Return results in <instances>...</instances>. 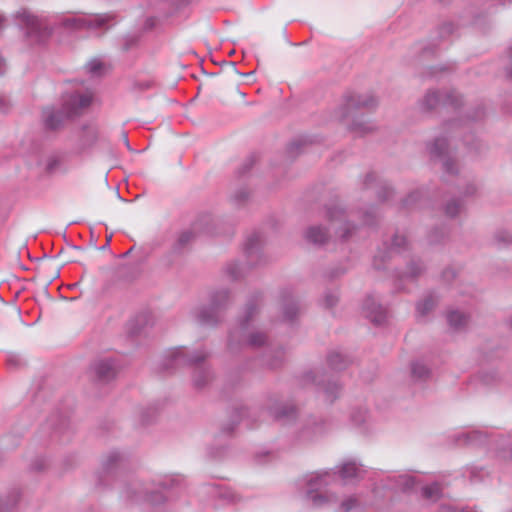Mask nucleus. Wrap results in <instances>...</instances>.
<instances>
[{
	"label": "nucleus",
	"mask_w": 512,
	"mask_h": 512,
	"mask_svg": "<svg viewBox=\"0 0 512 512\" xmlns=\"http://www.w3.org/2000/svg\"><path fill=\"white\" fill-rule=\"evenodd\" d=\"M208 354L203 351H195L191 356L186 355L183 348H176L169 352L168 359L170 365H166L165 369L174 366L193 365V385L196 389L204 388L212 379V374L208 367L201 365L207 358Z\"/></svg>",
	"instance_id": "1"
},
{
	"label": "nucleus",
	"mask_w": 512,
	"mask_h": 512,
	"mask_svg": "<svg viewBox=\"0 0 512 512\" xmlns=\"http://www.w3.org/2000/svg\"><path fill=\"white\" fill-rule=\"evenodd\" d=\"M92 99L93 96L91 92L71 97L65 107V113L55 111L53 108H45L43 110L45 125L50 129L59 128L65 118L76 115L82 109L87 108L91 104Z\"/></svg>",
	"instance_id": "2"
},
{
	"label": "nucleus",
	"mask_w": 512,
	"mask_h": 512,
	"mask_svg": "<svg viewBox=\"0 0 512 512\" xmlns=\"http://www.w3.org/2000/svg\"><path fill=\"white\" fill-rule=\"evenodd\" d=\"M329 472L312 473L306 478L307 492L306 497L314 507H321L330 502H336L334 495H326L321 492V489L329 484Z\"/></svg>",
	"instance_id": "3"
},
{
	"label": "nucleus",
	"mask_w": 512,
	"mask_h": 512,
	"mask_svg": "<svg viewBox=\"0 0 512 512\" xmlns=\"http://www.w3.org/2000/svg\"><path fill=\"white\" fill-rule=\"evenodd\" d=\"M91 370L96 381L108 383L116 378L120 366L115 359L105 357L94 361Z\"/></svg>",
	"instance_id": "4"
},
{
	"label": "nucleus",
	"mask_w": 512,
	"mask_h": 512,
	"mask_svg": "<svg viewBox=\"0 0 512 512\" xmlns=\"http://www.w3.org/2000/svg\"><path fill=\"white\" fill-rule=\"evenodd\" d=\"M21 18L28 36L34 38L35 41H43L50 35L47 25L37 17L23 12Z\"/></svg>",
	"instance_id": "5"
},
{
	"label": "nucleus",
	"mask_w": 512,
	"mask_h": 512,
	"mask_svg": "<svg viewBox=\"0 0 512 512\" xmlns=\"http://www.w3.org/2000/svg\"><path fill=\"white\" fill-rule=\"evenodd\" d=\"M127 497L130 499L140 500L145 499L153 504H158L164 500V497L157 493H149L148 491H138L136 488L130 491H126Z\"/></svg>",
	"instance_id": "6"
},
{
	"label": "nucleus",
	"mask_w": 512,
	"mask_h": 512,
	"mask_svg": "<svg viewBox=\"0 0 512 512\" xmlns=\"http://www.w3.org/2000/svg\"><path fill=\"white\" fill-rule=\"evenodd\" d=\"M361 473L362 470L353 461L344 463L339 470V474L344 480L358 478L360 477Z\"/></svg>",
	"instance_id": "7"
},
{
	"label": "nucleus",
	"mask_w": 512,
	"mask_h": 512,
	"mask_svg": "<svg viewBox=\"0 0 512 512\" xmlns=\"http://www.w3.org/2000/svg\"><path fill=\"white\" fill-rule=\"evenodd\" d=\"M463 440L469 445H480L486 442L487 435L479 430H472L462 435Z\"/></svg>",
	"instance_id": "8"
},
{
	"label": "nucleus",
	"mask_w": 512,
	"mask_h": 512,
	"mask_svg": "<svg viewBox=\"0 0 512 512\" xmlns=\"http://www.w3.org/2000/svg\"><path fill=\"white\" fill-rule=\"evenodd\" d=\"M411 374L416 380H425L430 376L429 368L420 361L411 364Z\"/></svg>",
	"instance_id": "9"
},
{
	"label": "nucleus",
	"mask_w": 512,
	"mask_h": 512,
	"mask_svg": "<svg viewBox=\"0 0 512 512\" xmlns=\"http://www.w3.org/2000/svg\"><path fill=\"white\" fill-rule=\"evenodd\" d=\"M6 363L10 369H21L27 365V361L18 353L9 352L6 355Z\"/></svg>",
	"instance_id": "10"
},
{
	"label": "nucleus",
	"mask_w": 512,
	"mask_h": 512,
	"mask_svg": "<svg viewBox=\"0 0 512 512\" xmlns=\"http://www.w3.org/2000/svg\"><path fill=\"white\" fill-rule=\"evenodd\" d=\"M422 496L427 500L435 501L441 496V488L438 483H432L422 488Z\"/></svg>",
	"instance_id": "11"
},
{
	"label": "nucleus",
	"mask_w": 512,
	"mask_h": 512,
	"mask_svg": "<svg viewBox=\"0 0 512 512\" xmlns=\"http://www.w3.org/2000/svg\"><path fill=\"white\" fill-rule=\"evenodd\" d=\"M328 364L335 370H341L346 367L347 360L342 354L338 352H332L328 355Z\"/></svg>",
	"instance_id": "12"
},
{
	"label": "nucleus",
	"mask_w": 512,
	"mask_h": 512,
	"mask_svg": "<svg viewBox=\"0 0 512 512\" xmlns=\"http://www.w3.org/2000/svg\"><path fill=\"white\" fill-rule=\"evenodd\" d=\"M270 413L274 416L275 419L281 420L284 418L293 417L296 413V410L293 406H281L279 408L271 409Z\"/></svg>",
	"instance_id": "13"
},
{
	"label": "nucleus",
	"mask_w": 512,
	"mask_h": 512,
	"mask_svg": "<svg viewBox=\"0 0 512 512\" xmlns=\"http://www.w3.org/2000/svg\"><path fill=\"white\" fill-rule=\"evenodd\" d=\"M307 238L313 243H324L327 239V233L320 227H313L308 230Z\"/></svg>",
	"instance_id": "14"
},
{
	"label": "nucleus",
	"mask_w": 512,
	"mask_h": 512,
	"mask_svg": "<svg viewBox=\"0 0 512 512\" xmlns=\"http://www.w3.org/2000/svg\"><path fill=\"white\" fill-rule=\"evenodd\" d=\"M397 484L403 492H409L414 489L416 480L413 476L404 474L398 477Z\"/></svg>",
	"instance_id": "15"
},
{
	"label": "nucleus",
	"mask_w": 512,
	"mask_h": 512,
	"mask_svg": "<svg viewBox=\"0 0 512 512\" xmlns=\"http://www.w3.org/2000/svg\"><path fill=\"white\" fill-rule=\"evenodd\" d=\"M340 390H341V387L337 383H335V382L328 383L324 387V394H325L326 401L332 403L337 398Z\"/></svg>",
	"instance_id": "16"
},
{
	"label": "nucleus",
	"mask_w": 512,
	"mask_h": 512,
	"mask_svg": "<svg viewBox=\"0 0 512 512\" xmlns=\"http://www.w3.org/2000/svg\"><path fill=\"white\" fill-rule=\"evenodd\" d=\"M121 460V455L118 452H111L108 454L105 462H104V469L106 471L111 470L116 464Z\"/></svg>",
	"instance_id": "17"
},
{
	"label": "nucleus",
	"mask_w": 512,
	"mask_h": 512,
	"mask_svg": "<svg viewBox=\"0 0 512 512\" xmlns=\"http://www.w3.org/2000/svg\"><path fill=\"white\" fill-rule=\"evenodd\" d=\"M64 24H65V26H67L69 28H75V29H81L86 26H90V22H88L84 18L67 19Z\"/></svg>",
	"instance_id": "18"
},
{
	"label": "nucleus",
	"mask_w": 512,
	"mask_h": 512,
	"mask_svg": "<svg viewBox=\"0 0 512 512\" xmlns=\"http://www.w3.org/2000/svg\"><path fill=\"white\" fill-rule=\"evenodd\" d=\"M18 502V494L12 496V500H0V512H11Z\"/></svg>",
	"instance_id": "19"
},
{
	"label": "nucleus",
	"mask_w": 512,
	"mask_h": 512,
	"mask_svg": "<svg viewBox=\"0 0 512 512\" xmlns=\"http://www.w3.org/2000/svg\"><path fill=\"white\" fill-rule=\"evenodd\" d=\"M266 336L263 333H253L250 335L248 343L253 347L261 346L265 343Z\"/></svg>",
	"instance_id": "20"
},
{
	"label": "nucleus",
	"mask_w": 512,
	"mask_h": 512,
	"mask_svg": "<svg viewBox=\"0 0 512 512\" xmlns=\"http://www.w3.org/2000/svg\"><path fill=\"white\" fill-rule=\"evenodd\" d=\"M356 505H357V499L354 497H349L348 499L344 500L341 503V507L344 512H349L351 509L356 507Z\"/></svg>",
	"instance_id": "21"
},
{
	"label": "nucleus",
	"mask_w": 512,
	"mask_h": 512,
	"mask_svg": "<svg viewBox=\"0 0 512 512\" xmlns=\"http://www.w3.org/2000/svg\"><path fill=\"white\" fill-rule=\"evenodd\" d=\"M432 306H433V301H432V299L428 298L422 304H419L418 309L423 314L425 311L430 310L432 308Z\"/></svg>",
	"instance_id": "22"
},
{
	"label": "nucleus",
	"mask_w": 512,
	"mask_h": 512,
	"mask_svg": "<svg viewBox=\"0 0 512 512\" xmlns=\"http://www.w3.org/2000/svg\"><path fill=\"white\" fill-rule=\"evenodd\" d=\"M192 238V233L190 232H184L180 235L179 237V241L182 243V244H185V243H188L190 241V239Z\"/></svg>",
	"instance_id": "23"
},
{
	"label": "nucleus",
	"mask_w": 512,
	"mask_h": 512,
	"mask_svg": "<svg viewBox=\"0 0 512 512\" xmlns=\"http://www.w3.org/2000/svg\"><path fill=\"white\" fill-rule=\"evenodd\" d=\"M9 310H10L9 316L11 318H20L21 317L20 310L16 306H11L9 308Z\"/></svg>",
	"instance_id": "24"
},
{
	"label": "nucleus",
	"mask_w": 512,
	"mask_h": 512,
	"mask_svg": "<svg viewBox=\"0 0 512 512\" xmlns=\"http://www.w3.org/2000/svg\"><path fill=\"white\" fill-rule=\"evenodd\" d=\"M465 323L466 322H460V321H457V322H450L451 324V329L453 331H458L460 329H462L464 326H465Z\"/></svg>",
	"instance_id": "25"
},
{
	"label": "nucleus",
	"mask_w": 512,
	"mask_h": 512,
	"mask_svg": "<svg viewBox=\"0 0 512 512\" xmlns=\"http://www.w3.org/2000/svg\"><path fill=\"white\" fill-rule=\"evenodd\" d=\"M221 497L232 502L235 500L234 494L230 491H226L224 494H221Z\"/></svg>",
	"instance_id": "26"
},
{
	"label": "nucleus",
	"mask_w": 512,
	"mask_h": 512,
	"mask_svg": "<svg viewBox=\"0 0 512 512\" xmlns=\"http://www.w3.org/2000/svg\"><path fill=\"white\" fill-rule=\"evenodd\" d=\"M89 68H90L91 72H97L101 68V64L100 63H91L89 65Z\"/></svg>",
	"instance_id": "27"
},
{
	"label": "nucleus",
	"mask_w": 512,
	"mask_h": 512,
	"mask_svg": "<svg viewBox=\"0 0 512 512\" xmlns=\"http://www.w3.org/2000/svg\"><path fill=\"white\" fill-rule=\"evenodd\" d=\"M456 210H457V207L456 205H448L447 206V213L450 214L451 216L455 215L456 214Z\"/></svg>",
	"instance_id": "28"
},
{
	"label": "nucleus",
	"mask_w": 512,
	"mask_h": 512,
	"mask_svg": "<svg viewBox=\"0 0 512 512\" xmlns=\"http://www.w3.org/2000/svg\"><path fill=\"white\" fill-rule=\"evenodd\" d=\"M463 318H464V316L462 314H460L459 312H454L451 315V319L450 320L458 321V320H463Z\"/></svg>",
	"instance_id": "29"
},
{
	"label": "nucleus",
	"mask_w": 512,
	"mask_h": 512,
	"mask_svg": "<svg viewBox=\"0 0 512 512\" xmlns=\"http://www.w3.org/2000/svg\"><path fill=\"white\" fill-rule=\"evenodd\" d=\"M181 482V479H171V484L164 483V488L168 489L173 486L174 483L179 484Z\"/></svg>",
	"instance_id": "30"
},
{
	"label": "nucleus",
	"mask_w": 512,
	"mask_h": 512,
	"mask_svg": "<svg viewBox=\"0 0 512 512\" xmlns=\"http://www.w3.org/2000/svg\"><path fill=\"white\" fill-rule=\"evenodd\" d=\"M282 360H283L282 357H279V358H277V360L275 362H272L269 365L272 368H276L278 365H280V363H282Z\"/></svg>",
	"instance_id": "31"
},
{
	"label": "nucleus",
	"mask_w": 512,
	"mask_h": 512,
	"mask_svg": "<svg viewBox=\"0 0 512 512\" xmlns=\"http://www.w3.org/2000/svg\"><path fill=\"white\" fill-rule=\"evenodd\" d=\"M427 100L437 101L438 100V96L435 93L428 94L427 95Z\"/></svg>",
	"instance_id": "32"
},
{
	"label": "nucleus",
	"mask_w": 512,
	"mask_h": 512,
	"mask_svg": "<svg viewBox=\"0 0 512 512\" xmlns=\"http://www.w3.org/2000/svg\"><path fill=\"white\" fill-rule=\"evenodd\" d=\"M95 21L97 22V25L100 26L104 22V18L103 17H96Z\"/></svg>",
	"instance_id": "33"
},
{
	"label": "nucleus",
	"mask_w": 512,
	"mask_h": 512,
	"mask_svg": "<svg viewBox=\"0 0 512 512\" xmlns=\"http://www.w3.org/2000/svg\"><path fill=\"white\" fill-rule=\"evenodd\" d=\"M2 64H3V61H2V59L0 58V68L2 67Z\"/></svg>",
	"instance_id": "34"
},
{
	"label": "nucleus",
	"mask_w": 512,
	"mask_h": 512,
	"mask_svg": "<svg viewBox=\"0 0 512 512\" xmlns=\"http://www.w3.org/2000/svg\"><path fill=\"white\" fill-rule=\"evenodd\" d=\"M231 431H233V427H230V428L228 429V432H231Z\"/></svg>",
	"instance_id": "35"
},
{
	"label": "nucleus",
	"mask_w": 512,
	"mask_h": 512,
	"mask_svg": "<svg viewBox=\"0 0 512 512\" xmlns=\"http://www.w3.org/2000/svg\"><path fill=\"white\" fill-rule=\"evenodd\" d=\"M511 457H512V448H511Z\"/></svg>",
	"instance_id": "36"
}]
</instances>
